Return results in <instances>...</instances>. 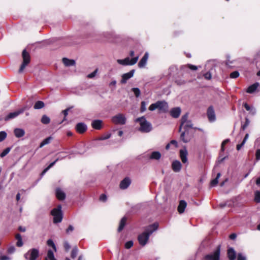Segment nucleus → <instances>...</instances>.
<instances>
[{
	"label": "nucleus",
	"instance_id": "f257e3e1",
	"mask_svg": "<svg viewBox=\"0 0 260 260\" xmlns=\"http://www.w3.org/2000/svg\"><path fill=\"white\" fill-rule=\"evenodd\" d=\"M158 227L157 223H154L148 226L145 229V231L138 236V241L140 244L144 246L147 243L149 236L156 231Z\"/></svg>",
	"mask_w": 260,
	"mask_h": 260
},
{
	"label": "nucleus",
	"instance_id": "f03ea898",
	"mask_svg": "<svg viewBox=\"0 0 260 260\" xmlns=\"http://www.w3.org/2000/svg\"><path fill=\"white\" fill-rule=\"evenodd\" d=\"M135 121L139 122L140 126L139 130L142 133H147L152 131V126L151 123L148 121L144 116L137 118Z\"/></svg>",
	"mask_w": 260,
	"mask_h": 260
},
{
	"label": "nucleus",
	"instance_id": "7ed1b4c3",
	"mask_svg": "<svg viewBox=\"0 0 260 260\" xmlns=\"http://www.w3.org/2000/svg\"><path fill=\"white\" fill-rule=\"evenodd\" d=\"M156 109L162 112L166 113L168 111V104L165 101H158L155 103L152 104L149 107L150 111H154Z\"/></svg>",
	"mask_w": 260,
	"mask_h": 260
},
{
	"label": "nucleus",
	"instance_id": "20e7f679",
	"mask_svg": "<svg viewBox=\"0 0 260 260\" xmlns=\"http://www.w3.org/2000/svg\"><path fill=\"white\" fill-rule=\"evenodd\" d=\"M135 52L134 51H131L129 53V55L132 57L130 58L129 57H127L123 59H117V62L119 64L121 65H134L136 64L138 60L139 56H134Z\"/></svg>",
	"mask_w": 260,
	"mask_h": 260
},
{
	"label": "nucleus",
	"instance_id": "39448f33",
	"mask_svg": "<svg viewBox=\"0 0 260 260\" xmlns=\"http://www.w3.org/2000/svg\"><path fill=\"white\" fill-rule=\"evenodd\" d=\"M51 215L53 216V222L55 223H59L62 219V214L61 212V206L59 205L56 208H54L51 212Z\"/></svg>",
	"mask_w": 260,
	"mask_h": 260
},
{
	"label": "nucleus",
	"instance_id": "423d86ee",
	"mask_svg": "<svg viewBox=\"0 0 260 260\" xmlns=\"http://www.w3.org/2000/svg\"><path fill=\"white\" fill-rule=\"evenodd\" d=\"M39 251L38 249L33 248L28 251L27 252L24 254V257L28 260H36L39 256Z\"/></svg>",
	"mask_w": 260,
	"mask_h": 260
},
{
	"label": "nucleus",
	"instance_id": "0eeeda50",
	"mask_svg": "<svg viewBox=\"0 0 260 260\" xmlns=\"http://www.w3.org/2000/svg\"><path fill=\"white\" fill-rule=\"evenodd\" d=\"M112 121L116 124L123 125L126 122V117L123 114L119 113L112 117Z\"/></svg>",
	"mask_w": 260,
	"mask_h": 260
},
{
	"label": "nucleus",
	"instance_id": "6e6552de",
	"mask_svg": "<svg viewBox=\"0 0 260 260\" xmlns=\"http://www.w3.org/2000/svg\"><path fill=\"white\" fill-rule=\"evenodd\" d=\"M28 108L26 107H24L22 108L21 109L18 110L16 111H14L13 112H11L9 113L5 117V120L6 121H8L10 119H13L17 117L20 114L23 113L24 111L26 109H27Z\"/></svg>",
	"mask_w": 260,
	"mask_h": 260
},
{
	"label": "nucleus",
	"instance_id": "1a4fd4ad",
	"mask_svg": "<svg viewBox=\"0 0 260 260\" xmlns=\"http://www.w3.org/2000/svg\"><path fill=\"white\" fill-rule=\"evenodd\" d=\"M220 247L218 246L213 253L206 255L204 260H220Z\"/></svg>",
	"mask_w": 260,
	"mask_h": 260
},
{
	"label": "nucleus",
	"instance_id": "9d476101",
	"mask_svg": "<svg viewBox=\"0 0 260 260\" xmlns=\"http://www.w3.org/2000/svg\"><path fill=\"white\" fill-rule=\"evenodd\" d=\"M22 56L23 58V62L21 65H27L30 60V56L29 52L26 49H24L22 53Z\"/></svg>",
	"mask_w": 260,
	"mask_h": 260
},
{
	"label": "nucleus",
	"instance_id": "9b49d317",
	"mask_svg": "<svg viewBox=\"0 0 260 260\" xmlns=\"http://www.w3.org/2000/svg\"><path fill=\"white\" fill-rule=\"evenodd\" d=\"M207 116L210 121H214L215 120L216 117L215 112L212 106H210L207 110Z\"/></svg>",
	"mask_w": 260,
	"mask_h": 260
},
{
	"label": "nucleus",
	"instance_id": "f8f14e48",
	"mask_svg": "<svg viewBox=\"0 0 260 260\" xmlns=\"http://www.w3.org/2000/svg\"><path fill=\"white\" fill-rule=\"evenodd\" d=\"M135 70H132L130 72L124 74L122 76V79L121 80V83L122 84L125 83L127 82V80L132 78L134 74Z\"/></svg>",
	"mask_w": 260,
	"mask_h": 260
},
{
	"label": "nucleus",
	"instance_id": "ddd939ff",
	"mask_svg": "<svg viewBox=\"0 0 260 260\" xmlns=\"http://www.w3.org/2000/svg\"><path fill=\"white\" fill-rule=\"evenodd\" d=\"M131 183V179L128 177H126L120 182V188L122 189H126L129 186Z\"/></svg>",
	"mask_w": 260,
	"mask_h": 260
},
{
	"label": "nucleus",
	"instance_id": "4468645a",
	"mask_svg": "<svg viewBox=\"0 0 260 260\" xmlns=\"http://www.w3.org/2000/svg\"><path fill=\"white\" fill-rule=\"evenodd\" d=\"M188 152L185 148L180 150V157L182 162L184 164L187 162V156Z\"/></svg>",
	"mask_w": 260,
	"mask_h": 260
},
{
	"label": "nucleus",
	"instance_id": "2eb2a0df",
	"mask_svg": "<svg viewBox=\"0 0 260 260\" xmlns=\"http://www.w3.org/2000/svg\"><path fill=\"white\" fill-rule=\"evenodd\" d=\"M76 129L78 133L82 134L87 130V126L84 123H78L76 126Z\"/></svg>",
	"mask_w": 260,
	"mask_h": 260
},
{
	"label": "nucleus",
	"instance_id": "dca6fc26",
	"mask_svg": "<svg viewBox=\"0 0 260 260\" xmlns=\"http://www.w3.org/2000/svg\"><path fill=\"white\" fill-rule=\"evenodd\" d=\"M182 168V165L179 160H174L172 164V170L175 172H179Z\"/></svg>",
	"mask_w": 260,
	"mask_h": 260
},
{
	"label": "nucleus",
	"instance_id": "f3484780",
	"mask_svg": "<svg viewBox=\"0 0 260 260\" xmlns=\"http://www.w3.org/2000/svg\"><path fill=\"white\" fill-rule=\"evenodd\" d=\"M170 115L175 118H178L181 113V109L179 107L174 108L170 110Z\"/></svg>",
	"mask_w": 260,
	"mask_h": 260
},
{
	"label": "nucleus",
	"instance_id": "a211bd4d",
	"mask_svg": "<svg viewBox=\"0 0 260 260\" xmlns=\"http://www.w3.org/2000/svg\"><path fill=\"white\" fill-rule=\"evenodd\" d=\"M227 254L230 260H235L236 258V253L233 248H229L228 250Z\"/></svg>",
	"mask_w": 260,
	"mask_h": 260
},
{
	"label": "nucleus",
	"instance_id": "6ab92c4d",
	"mask_svg": "<svg viewBox=\"0 0 260 260\" xmlns=\"http://www.w3.org/2000/svg\"><path fill=\"white\" fill-rule=\"evenodd\" d=\"M180 139L184 143H188L191 140L187 131L183 132L180 135Z\"/></svg>",
	"mask_w": 260,
	"mask_h": 260
},
{
	"label": "nucleus",
	"instance_id": "aec40b11",
	"mask_svg": "<svg viewBox=\"0 0 260 260\" xmlns=\"http://www.w3.org/2000/svg\"><path fill=\"white\" fill-rule=\"evenodd\" d=\"M91 125L95 129H101L102 127V121L101 120H94L92 122Z\"/></svg>",
	"mask_w": 260,
	"mask_h": 260
},
{
	"label": "nucleus",
	"instance_id": "412c9836",
	"mask_svg": "<svg viewBox=\"0 0 260 260\" xmlns=\"http://www.w3.org/2000/svg\"><path fill=\"white\" fill-rule=\"evenodd\" d=\"M186 206V202L184 200H181L178 207V211L179 213L180 214L183 213Z\"/></svg>",
	"mask_w": 260,
	"mask_h": 260
},
{
	"label": "nucleus",
	"instance_id": "4be33fe9",
	"mask_svg": "<svg viewBox=\"0 0 260 260\" xmlns=\"http://www.w3.org/2000/svg\"><path fill=\"white\" fill-rule=\"evenodd\" d=\"M56 196L57 198L59 200H63L66 198V194L59 188L56 189Z\"/></svg>",
	"mask_w": 260,
	"mask_h": 260
},
{
	"label": "nucleus",
	"instance_id": "5701e85b",
	"mask_svg": "<svg viewBox=\"0 0 260 260\" xmlns=\"http://www.w3.org/2000/svg\"><path fill=\"white\" fill-rule=\"evenodd\" d=\"M243 106H244V108L246 109V110L249 112V113L251 115H254L256 114V109L253 107L250 106L246 103H244Z\"/></svg>",
	"mask_w": 260,
	"mask_h": 260
},
{
	"label": "nucleus",
	"instance_id": "b1692460",
	"mask_svg": "<svg viewBox=\"0 0 260 260\" xmlns=\"http://www.w3.org/2000/svg\"><path fill=\"white\" fill-rule=\"evenodd\" d=\"M15 136L17 138H21L23 137L25 134L24 131L22 128H15L14 131Z\"/></svg>",
	"mask_w": 260,
	"mask_h": 260
},
{
	"label": "nucleus",
	"instance_id": "393cba45",
	"mask_svg": "<svg viewBox=\"0 0 260 260\" xmlns=\"http://www.w3.org/2000/svg\"><path fill=\"white\" fill-rule=\"evenodd\" d=\"M188 116V113H186L183 116H182L181 119V124H180V126H179V132H181L183 125L186 122H187V121H188L187 120Z\"/></svg>",
	"mask_w": 260,
	"mask_h": 260
},
{
	"label": "nucleus",
	"instance_id": "a878e982",
	"mask_svg": "<svg viewBox=\"0 0 260 260\" xmlns=\"http://www.w3.org/2000/svg\"><path fill=\"white\" fill-rule=\"evenodd\" d=\"M258 83H255L250 86H249L247 89V92L252 93L255 91L258 86Z\"/></svg>",
	"mask_w": 260,
	"mask_h": 260
},
{
	"label": "nucleus",
	"instance_id": "bb28decb",
	"mask_svg": "<svg viewBox=\"0 0 260 260\" xmlns=\"http://www.w3.org/2000/svg\"><path fill=\"white\" fill-rule=\"evenodd\" d=\"M62 62L64 65H75L76 63L75 60L69 59L67 58H63Z\"/></svg>",
	"mask_w": 260,
	"mask_h": 260
},
{
	"label": "nucleus",
	"instance_id": "cd10ccee",
	"mask_svg": "<svg viewBox=\"0 0 260 260\" xmlns=\"http://www.w3.org/2000/svg\"><path fill=\"white\" fill-rule=\"evenodd\" d=\"M126 218L125 217H123L120 220V224H119V226L118 227V231L119 232H120V231H121L125 225V223H126Z\"/></svg>",
	"mask_w": 260,
	"mask_h": 260
},
{
	"label": "nucleus",
	"instance_id": "c85d7f7f",
	"mask_svg": "<svg viewBox=\"0 0 260 260\" xmlns=\"http://www.w3.org/2000/svg\"><path fill=\"white\" fill-rule=\"evenodd\" d=\"M161 157V154L158 151H154L153 152L151 155L150 158L152 159H159Z\"/></svg>",
	"mask_w": 260,
	"mask_h": 260
},
{
	"label": "nucleus",
	"instance_id": "c756f323",
	"mask_svg": "<svg viewBox=\"0 0 260 260\" xmlns=\"http://www.w3.org/2000/svg\"><path fill=\"white\" fill-rule=\"evenodd\" d=\"M148 58V53L146 52L142 57V58L140 60L138 65H145L147 62V60Z\"/></svg>",
	"mask_w": 260,
	"mask_h": 260
},
{
	"label": "nucleus",
	"instance_id": "7c9ffc66",
	"mask_svg": "<svg viewBox=\"0 0 260 260\" xmlns=\"http://www.w3.org/2000/svg\"><path fill=\"white\" fill-rule=\"evenodd\" d=\"M220 176H221L220 173H218L217 174L216 177L215 179L211 180V181L210 182V185L211 186H215L218 184V179L220 178Z\"/></svg>",
	"mask_w": 260,
	"mask_h": 260
},
{
	"label": "nucleus",
	"instance_id": "2f4dec72",
	"mask_svg": "<svg viewBox=\"0 0 260 260\" xmlns=\"http://www.w3.org/2000/svg\"><path fill=\"white\" fill-rule=\"evenodd\" d=\"M44 106L45 105L43 102L39 101L35 103L34 108L35 109H40L43 108Z\"/></svg>",
	"mask_w": 260,
	"mask_h": 260
},
{
	"label": "nucleus",
	"instance_id": "473e14b6",
	"mask_svg": "<svg viewBox=\"0 0 260 260\" xmlns=\"http://www.w3.org/2000/svg\"><path fill=\"white\" fill-rule=\"evenodd\" d=\"M45 260H56L54 256L53 251L51 250H49L47 252V256Z\"/></svg>",
	"mask_w": 260,
	"mask_h": 260
},
{
	"label": "nucleus",
	"instance_id": "72a5a7b5",
	"mask_svg": "<svg viewBox=\"0 0 260 260\" xmlns=\"http://www.w3.org/2000/svg\"><path fill=\"white\" fill-rule=\"evenodd\" d=\"M51 137H49L46 139H45L40 144L39 147L42 148L45 145L49 144L50 142V141L52 140Z\"/></svg>",
	"mask_w": 260,
	"mask_h": 260
},
{
	"label": "nucleus",
	"instance_id": "f704fd0d",
	"mask_svg": "<svg viewBox=\"0 0 260 260\" xmlns=\"http://www.w3.org/2000/svg\"><path fill=\"white\" fill-rule=\"evenodd\" d=\"M41 121L42 123L47 124L50 123V118L46 115H44L42 116Z\"/></svg>",
	"mask_w": 260,
	"mask_h": 260
},
{
	"label": "nucleus",
	"instance_id": "c9c22d12",
	"mask_svg": "<svg viewBox=\"0 0 260 260\" xmlns=\"http://www.w3.org/2000/svg\"><path fill=\"white\" fill-rule=\"evenodd\" d=\"M185 131H187L188 128H192V123L190 120L187 121L183 125Z\"/></svg>",
	"mask_w": 260,
	"mask_h": 260
},
{
	"label": "nucleus",
	"instance_id": "e433bc0d",
	"mask_svg": "<svg viewBox=\"0 0 260 260\" xmlns=\"http://www.w3.org/2000/svg\"><path fill=\"white\" fill-rule=\"evenodd\" d=\"M78 250L77 247H75L73 248L71 252V257L72 258H75L76 257L78 253Z\"/></svg>",
	"mask_w": 260,
	"mask_h": 260
},
{
	"label": "nucleus",
	"instance_id": "4c0bfd02",
	"mask_svg": "<svg viewBox=\"0 0 260 260\" xmlns=\"http://www.w3.org/2000/svg\"><path fill=\"white\" fill-rule=\"evenodd\" d=\"M254 200L257 203L260 202V191H256L254 192Z\"/></svg>",
	"mask_w": 260,
	"mask_h": 260
},
{
	"label": "nucleus",
	"instance_id": "58836bf2",
	"mask_svg": "<svg viewBox=\"0 0 260 260\" xmlns=\"http://www.w3.org/2000/svg\"><path fill=\"white\" fill-rule=\"evenodd\" d=\"M11 150V148H9V147H8L7 148H6L5 150H4L3 151V152L1 153L0 154V156L1 157H4V156H5L6 155H7L9 152Z\"/></svg>",
	"mask_w": 260,
	"mask_h": 260
},
{
	"label": "nucleus",
	"instance_id": "ea45409f",
	"mask_svg": "<svg viewBox=\"0 0 260 260\" xmlns=\"http://www.w3.org/2000/svg\"><path fill=\"white\" fill-rule=\"evenodd\" d=\"M72 108H73V107H71L68 108H67V109H65V110H63V111H62V113L64 115V118H63V120H62V122L63 121H65V120H67V119H66V117H67V115H68V112H69V110H70L71 109H72Z\"/></svg>",
	"mask_w": 260,
	"mask_h": 260
},
{
	"label": "nucleus",
	"instance_id": "a19ab883",
	"mask_svg": "<svg viewBox=\"0 0 260 260\" xmlns=\"http://www.w3.org/2000/svg\"><path fill=\"white\" fill-rule=\"evenodd\" d=\"M132 90L134 92L135 96L137 98H138L140 96V95L141 94V91H140V90L138 88H137V87L133 88Z\"/></svg>",
	"mask_w": 260,
	"mask_h": 260
},
{
	"label": "nucleus",
	"instance_id": "79ce46f5",
	"mask_svg": "<svg viewBox=\"0 0 260 260\" xmlns=\"http://www.w3.org/2000/svg\"><path fill=\"white\" fill-rule=\"evenodd\" d=\"M146 110V103L145 101H142L141 103L140 111L141 113L145 112Z\"/></svg>",
	"mask_w": 260,
	"mask_h": 260
},
{
	"label": "nucleus",
	"instance_id": "37998d69",
	"mask_svg": "<svg viewBox=\"0 0 260 260\" xmlns=\"http://www.w3.org/2000/svg\"><path fill=\"white\" fill-rule=\"evenodd\" d=\"M249 123H250L249 120L248 119V118H245V122L243 125H242L241 126V129L243 131H244L246 128V127L249 125Z\"/></svg>",
	"mask_w": 260,
	"mask_h": 260
},
{
	"label": "nucleus",
	"instance_id": "c03bdc74",
	"mask_svg": "<svg viewBox=\"0 0 260 260\" xmlns=\"http://www.w3.org/2000/svg\"><path fill=\"white\" fill-rule=\"evenodd\" d=\"M7 137V133L4 131L0 132V142L4 141Z\"/></svg>",
	"mask_w": 260,
	"mask_h": 260
},
{
	"label": "nucleus",
	"instance_id": "a18cd8bd",
	"mask_svg": "<svg viewBox=\"0 0 260 260\" xmlns=\"http://www.w3.org/2000/svg\"><path fill=\"white\" fill-rule=\"evenodd\" d=\"M47 244L48 246L52 247L55 250H56V247L55 244L51 239L48 240Z\"/></svg>",
	"mask_w": 260,
	"mask_h": 260
},
{
	"label": "nucleus",
	"instance_id": "49530a36",
	"mask_svg": "<svg viewBox=\"0 0 260 260\" xmlns=\"http://www.w3.org/2000/svg\"><path fill=\"white\" fill-rule=\"evenodd\" d=\"M98 69H96L92 73L88 74L87 76V77L88 78H94L97 73H98Z\"/></svg>",
	"mask_w": 260,
	"mask_h": 260
},
{
	"label": "nucleus",
	"instance_id": "de8ad7c7",
	"mask_svg": "<svg viewBox=\"0 0 260 260\" xmlns=\"http://www.w3.org/2000/svg\"><path fill=\"white\" fill-rule=\"evenodd\" d=\"M239 76V73L238 71H234L230 74V77L231 78H237Z\"/></svg>",
	"mask_w": 260,
	"mask_h": 260
},
{
	"label": "nucleus",
	"instance_id": "09e8293b",
	"mask_svg": "<svg viewBox=\"0 0 260 260\" xmlns=\"http://www.w3.org/2000/svg\"><path fill=\"white\" fill-rule=\"evenodd\" d=\"M229 142H230V139H225L222 142V143L221 144V150L222 151H224V145H226Z\"/></svg>",
	"mask_w": 260,
	"mask_h": 260
},
{
	"label": "nucleus",
	"instance_id": "8fccbe9b",
	"mask_svg": "<svg viewBox=\"0 0 260 260\" xmlns=\"http://www.w3.org/2000/svg\"><path fill=\"white\" fill-rule=\"evenodd\" d=\"M133 245V242L132 241H129L125 243V248L126 249H129L131 248Z\"/></svg>",
	"mask_w": 260,
	"mask_h": 260
},
{
	"label": "nucleus",
	"instance_id": "3c124183",
	"mask_svg": "<svg viewBox=\"0 0 260 260\" xmlns=\"http://www.w3.org/2000/svg\"><path fill=\"white\" fill-rule=\"evenodd\" d=\"M111 135L110 134H107L105 136H101L98 139L99 140H107L111 137Z\"/></svg>",
	"mask_w": 260,
	"mask_h": 260
},
{
	"label": "nucleus",
	"instance_id": "603ef678",
	"mask_svg": "<svg viewBox=\"0 0 260 260\" xmlns=\"http://www.w3.org/2000/svg\"><path fill=\"white\" fill-rule=\"evenodd\" d=\"M218 62L216 59H210L207 61V63L210 65H216Z\"/></svg>",
	"mask_w": 260,
	"mask_h": 260
},
{
	"label": "nucleus",
	"instance_id": "864d4df0",
	"mask_svg": "<svg viewBox=\"0 0 260 260\" xmlns=\"http://www.w3.org/2000/svg\"><path fill=\"white\" fill-rule=\"evenodd\" d=\"M65 157H62V158H57L55 161H54L53 162H51L50 164V165L47 167V168L50 169L51 167H52L55 164V163L59 160L60 159H62L63 158H64Z\"/></svg>",
	"mask_w": 260,
	"mask_h": 260
},
{
	"label": "nucleus",
	"instance_id": "5fc2aeb1",
	"mask_svg": "<svg viewBox=\"0 0 260 260\" xmlns=\"http://www.w3.org/2000/svg\"><path fill=\"white\" fill-rule=\"evenodd\" d=\"M237 260H246V257L242 253H238L237 256Z\"/></svg>",
	"mask_w": 260,
	"mask_h": 260
},
{
	"label": "nucleus",
	"instance_id": "6e6d98bb",
	"mask_svg": "<svg viewBox=\"0 0 260 260\" xmlns=\"http://www.w3.org/2000/svg\"><path fill=\"white\" fill-rule=\"evenodd\" d=\"M204 77L206 79L210 80L212 78L211 74L210 72H208L204 74Z\"/></svg>",
	"mask_w": 260,
	"mask_h": 260
},
{
	"label": "nucleus",
	"instance_id": "4d7b16f0",
	"mask_svg": "<svg viewBox=\"0 0 260 260\" xmlns=\"http://www.w3.org/2000/svg\"><path fill=\"white\" fill-rule=\"evenodd\" d=\"M15 248L14 246H11L9 247L7 250L8 252L10 254L14 253L15 252Z\"/></svg>",
	"mask_w": 260,
	"mask_h": 260
},
{
	"label": "nucleus",
	"instance_id": "13d9d810",
	"mask_svg": "<svg viewBox=\"0 0 260 260\" xmlns=\"http://www.w3.org/2000/svg\"><path fill=\"white\" fill-rule=\"evenodd\" d=\"M245 144V143L244 142V141H243L241 142V144H238L236 146V149L238 151L240 150L241 148L244 145V144Z\"/></svg>",
	"mask_w": 260,
	"mask_h": 260
},
{
	"label": "nucleus",
	"instance_id": "bf43d9fd",
	"mask_svg": "<svg viewBox=\"0 0 260 260\" xmlns=\"http://www.w3.org/2000/svg\"><path fill=\"white\" fill-rule=\"evenodd\" d=\"M255 157L257 160H260V149L256 150L255 153Z\"/></svg>",
	"mask_w": 260,
	"mask_h": 260
},
{
	"label": "nucleus",
	"instance_id": "052dcab7",
	"mask_svg": "<svg viewBox=\"0 0 260 260\" xmlns=\"http://www.w3.org/2000/svg\"><path fill=\"white\" fill-rule=\"evenodd\" d=\"M100 200L102 202H105L107 200V196L105 194H102L100 196Z\"/></svg>",
	"mask_w": 260,
	"mask_h": 260
},
{
	"label": "nucleus",
	"instance_id": "680f3d73",
	"mask_svg": "<svg viewBox=\"0 0 260 260\" xmlns=\"http://www.w3.org/2000/svg\"><path fill=\"white\" fill-rule=\"evenodd\" d=\"M64 247L66 250L68 251L70 249L71 246L70 245V244L68 242H65L64 243Z\"/></svg>",
	"mask_w": 260,
	"mask_h": 260
},
{
	"label": "nucleus",
	"instance_id": "e2e57ef3",
	"mask_svg": "<svg viewBox=\"0 0 260 260\" xmlns=\"http://www.w3.org/2000/svg\"><path fill=\"white\" fill-rule=\"evenodd\" d=\"M74 230V227L70 225L68 228L66 230V233L69 234L70 232H72Z\"/></svg>",
	"mask_w": 260,
	"mask_h": 260
},
{
	"label": "nucleus",
	"instance_id": "0e129e2a",
	"mask_svg": "<svg viewBox=\"0 0 260 260\" xmlns=\"http://www.w3.org/2000/svg\"><path fill=\"white\" fill-rule=\"evenodd\" d=\"M10 257L6 255H2L0 257V260H10Z\"/></svg>",
	"mask_w": 260,
	"mask_h": 260
},
{
	"label": "nucleus",
	"instance_id": "69168bd1",
	"mask_svg": "<svg viewBox=\"0 0 260 260\" xmlns=\"http://www.w3.org/2000/svg\"><path fill=\"white\" fill-rule=\"evenodd\" d=\"M26 67V66H20V67L18 70V72L19 73H23L25 71Z\"/></svg>",
	"mask_w": 260,
	"mask_h": 260
},
{
	"label": "nucleus",
	"instance_id": "338daca9",
	"mask_svg": "<svg viewBox=\"0 0 260 260\" xmlns=\"http://www.w3.org/2000/svg\"><path fill=\"white\" fill-rule=\"evenodd\" d=\"M170 144L174 145L175 147H178V143H177V142L176 140H171L170 141Z\"/></svg>",
	"mask_w": 260,
	"mask_h": 260
},
{
	"label": "nucleus",
	"instance_id": "774afa93",
	"mask_svg": "<svg viewBox=\"0 0 260 260\" xmlns=\"http://www.w3.org/2000/svg\"><path fill=\"white\" fill-rule=\"evenodd\" d=\"M16 245L18 247H21L23 245L22 240H17V243H16Z\"/></svg>",
	"mask_w": 260,
	"mask_h": 260
}]
</instances>
